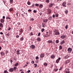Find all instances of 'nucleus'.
<instances>
[{"label": "nucleus", "mask_w": 73, "mask_h": 73, "mask_svg": "<svg viewBox=\"0 0 73 73\" xmlns=\"http://www.w3.org/2000/svg\"><path fill=\"white\" fill-rule=\"evenodd\" d=\"M54 32L55 33L54 34L55 35H60V33H59V32H58V31L56 29H54Z\"/></svg>", "instance_id": "f257e3e1"}, {"label": "nucleus", "mask_w": 73, "mask_h": 73, "mask_svg": "<svg viewBox=\"0 0 73 73\" xmlns=\"http://www.w3.org/2000/svg\"><path fill=\"white\" fill-rule=\"evenodd\" d=\"M47 13L48 15H50L51 13V10L49 9H47Z\"/></svg>", "instance_id": "f03ea898"}, {"label": "nucleus", "mask_w": 73, "mask_h": 73, "mask_svg": "<svg viewBox=\"0 0 73 73\" xmlns=\"http://www.w3.org/2000/svg\"><path fill=\"white\" fill-rule=\"evenodd\" d=\"M65 72H66V73H70L69 69L68 68L66 69L65 70Z\"/></svg>", "instance_id": "7ed1b4c3"}, {"label": "nucleus", "mask_w": 73, "mask_h": 73, "mask_svg": "<svg viewBox=\"0 0 73 73\" xmlns=\"http://www.w3.org/2000/svg\"><path fill=\"white\" fill-rule=\"evenodd\" d=\"M61 60V58L59 57L58 58V59L56 60V62L57 64H58L60 62V60Z\"/></svg>", "instance_id": "20e7f679"}, {"label": "nucleus", "mask_w": 73, "mask_h": 73, "mask_svg": "<svg viewBox=\"0 0 73 73\" xmlns=\"http://www.w3.org/2000/svg\"><path fill=\"white\" fill-rule=\"evenodd\" d=\"M48 43H49V44H50V43H52L53 41L52 40H49L47 41Z\"/></svg>", "instance_id": "39448f33"}, {"label": "nucleus", "mask_w": 73, "mask_h": 73, "mask_svg": "<svg viewBox=\"0 0 73 73\" xmlns=\"http://www.w3.org/2000/svg\"><path fill=\"white\" fill-rule=\"evenodd\" d=\"M31 48L33 49H34L35 48V46L34 45H32L30 46Z\"/></svg>", "instance_id": "423d86ee"}, {"label": "nucleus", "mask_w": 73, "mask_h": 73, "mask_svg": "<svg viewBox=\"0 0 73 73\" xmlns=\"http://www.w3.org/2000/svg\"><path fill=\"white\" fill-rule=\"evenodd\" d=\"M13 68H11L9 69V71L11 72H13Z\"/></svg>", "instance_id": "0eeeda50"}, {"label": "nucleus", "mask_w": 73, "mask_h": 73, "mask_svg": "<svg viewBox=\"0 0 73 73\" xmlns=\"http://www.w3.org/2000/svg\"><path fill=\"white\" fill-rule=\"evenodd\" d=\"M68 52H72V49L70 48H69L68 49Z\"/></svg>", "instance_id": "6e6552de"}, {"label": "nucleus", "mask_w": 73, "mask_h": 73, "mask_svg": "<svg viewBox=\"0 0 73 73\" xmlns=\"http://www.w3.org/2000/svg\"><path fill=\"white\" fill-rule=\"evenodd\" d=\"M44 55L43 54H41L40 55V57L41 58H43V57H44Z\"/></svg>", "instance_id": "1a4fd4ad"}, {"label": "nucleus", "mask_w": 73, "mask_h": 73, "mask_svg": "<svg viewBox=\"0 0 73 73\" xmlns=\"http://www.w3.org/2000/svg\"><path fill=\"white\" fill-rule=\"evenodd\" d=\"M66 2H64L62 3V5H63V6H64V7H66Z\"/></svg>", "instance_id": "9d476101"}, {"label": "nucleus", "mask_w": 73, "mask_h": 73, "mask_svg": "<svg viewBox=\"0 0 73 73\" xmlns=\"http://www.w3.org/2000/svg\"><path fill=\"white\" fill-rule=\"evenodd\" d=\"M43 22L44 23H47L48 22V19H44L43 21Z\"/></svg>", "instance_id": "9b49d317"}, {"label": "nucleus", "mask_w": 73, "mask_h": 73, "mask_svg": "<svg viewBox=\"0 0 73 73\" xmlns=\"http://www.w3.org/2000/svg\"><path fill=\"white\" fill-rule=\"evenodd\" d=\"M70 60H67L66 61V64H68V63H69L70 62Z\"/></svg>", "instance_id": "f8f14e48"}, {"label": "nucleus", "mask_w": 73, "mask_h": 73, "mask_svg": "<svg viewBox=\"0 0 73 73\" xmlns=\"http://www.w3.org/2000/svg\"><path fill=\"white\" fill-rule=\"evenodd\" d=\"M4 19H1L0 20V21L1 23H4Z\"/></svg>", "instance_id": "ddd939ff"}, {"label": "nucleus", "mask_w": 73, "mask_h": 73, "mask_svg": "<svg viewBox=\"0 0 73 73\" xmlns=\"http://www.w3.org/2000/svg\"><path fill=\"white\" fill-rule=\"evenodd\" d=\"M42 27H43L44 28H45V25H45V24L42 23Z\"/></svg>", "instance_id": "4468645a"}, {"label": "nucleus", "mask_w": 73, "mask_h": 73, "mask_svg": "<svg viewBox=\"0 0 73 73\" xmlns=\"http://www.w3.org/2000/svg\"><path fill=\"white\" fill-rule=\"evenodd\" d=\"M20 40V41H23L24 40V36H22V37L21 38Z\"/></svg>", "instance_id": "2eb2a0df"}, {"label": "nucleus", "mask_w": 73, "mask_h": 73, "mask_svg": "<svg viewBox=\"0 0 73 73\" xmlns=\"http://www.w3.org/2000/svg\"><path fill=\"white\" fill-rule=\"evenodd\" d=\"M6 19L7 20H8V19H9V20H10V21H11V18H9V17H6Z\"/></svg>", "instance_id": "dca6fc26"}, {"label": "nucleus", "mask_w": 73, "mask_h": 73, "mask_svg": "<svg viewBox=\"0 0 73 73\" xmlns=\"http://www.w3.org/2000/svg\"><path fill=\"white\" fill-rule=\"evenodd\" d=\"M65 42L64 41V40H62L61 42L60 43V44H61V45H62V44H63L64 43H65Z\"/></svg>", "instance_id": "f3484780"}, {"label": "nucleus", "mask_w": 73, "mask_h": 73, "mask_svg": "<svg viewBox=\"0 0 73 73\" xmlns=\"http://www.w3.org/2000/svg\"><path fill=\"white\" fill-rule=\"evenodd\" d=\"M65 35H62L61 36V38H65Z\"/></svg>", "instance_id": "a211bd4d"}, {"label": "nucleus", "mask_w": 73, "mask_h": 73, "mask_svg": "<svg viewBox=\"0 0 73 73\" xmlns=\"http://www.w3.org/2000/svg\"><path fill=\"white\" fill-rule=\"evenodd\" d=\"M51 58H55V56L53 55H52L51 56Z\"/></svg>", "instance_id": "6ab92c4d"}, {"label": "nucleus", "mask_w": 73, "mask_h": 73, "mask_svg": "<svg viewBox=\"0 0 73 73\" xmlns=\"http://www.w3.org/2000/svg\"><path fill=\"white\" fill-rule=\"evenodd\" d=\"M37 40L38 41H40L41 40V38L40 37H38L37 39Z\"/></svg>", "instance_id": "aec40b11"}, {"label": "nucleus", "mask_w": 73, "mask_h": 73, "mask_svg": "<svg viewBox=\"0 0 73 73\" xmlns=\"http://www.w3.org/2000/svg\"><path fill=\"white\" fill-rule=\"evenodd\" d=\"M0 27L2 28L3 27V24L1 23H0Z\"/></svg>", "instance_id": "412c9836"}, {"label": "nucleus", "mask_w": 73, "mask_h": 73, "mask_svg": "<svg viewBox=\"0 0 73 73\" xmlns=\"http://www.w3.org/2000/svg\"><path fill=\"white\" fill-rule=\"evenodd\" d=\"M43 7V5H42L40 4L39 5V8H42Z\"/></svg>", "instance_id": "4be33fe9"}, {"label": "nucleus", "mask_w": 73, "mask_h": 73, "mask_svg": "<svg viewBox=\"0 0 73 73\" xmlns=\"http://www.w3.org/2000/svg\"><path fill=\"white\" fill-rule=\"evenodd\" d=\"M13 69L14 71H16V69H17V67H14Z\"/></svg>", "instance_id": "5701e85b"}, {"label": "nucleus", "mask_w": 73, "mask_h": 73, "mask_svg": "<svg viewBox=\"0 0 73 73\" xmlns=\"http://www.w3.org/2000/svg\"><path fill=\"white\" fill-rule=\"evenodd\" d=\"M53 4L52 3L51 4L49 5V7H51L53 6Z\"/></svg>", "instance_id": "b1692460"}, {"label": "nucleus", "mask_w": 73, "mask_h": 73, "mask_svg": "<svg viewBox=\"0 0 73 73\" xmlns=\"http://www.w3.org/2000/svg\"><path fill=\"white\" fill-rule=\"evenodd\" d=\"M20 52V50H18L17 51V54H20V52Z\"/></svg>", "instance_id": "393cba45"}, {"label": "nucleus", "mask_w": 73, "mask_h": 73, "mask_svg": "<svg viewBox=\"0 0 73 73\" xmlns=\"http://www.w3.org/2000/svg\"><path fill=\"white\" fill-rule=\"evenodd\" d=\"M65 13L66 15H67L68 14V11L67 10H66L65 11Z\"/></svg>", "instance_id": "a878e982"}, {"label": "nucleus", "mask_w": 73, "mask_h": 73, "mask_svg": "<svg viewBox=\"0 0 73 73\" xmlns=\"http://www.w3.org/2000/svg\"><path fill=\"white\" fill-rule=\"evenodd\" d=\"M0 54H1V55H2V56L4 55V52H1Z\"/></svg>", "instance_id": "bb28decb"}, {"label": "nucleus", "mask_w": 73, "mask_h": 73, "mask_svg": "<svg viewBox=\"0 0 73 73\" xmlns=\"http://www.w3.org/2000/svg\"><path fill=\"white\" fill-rule=\"evenodd\" d=\"M19 32H21V33H23V29H20L19 30Z\"/></svg>", "instance_id": "cd10ccee"}, {"label": "nucleus", "mask_w": 73, "mask_h": 73, "mask_svg": "<svg viewBox=\"0 0 73 73\" xmlns=\"http://www.w3.org/2000/svg\"><path fill=\"white\" fill-rule=\"evenodd\" d=\"M18 65H19V63H17L16 64H15V66H17Z\"/></svg>", "instance_id": "c85d7f7f"}, {"label": "nucleus", "mask_w": 73, "mask_h": 73, "mask_svg": "<svg viewBox=\"0 0 73 73\" xmlns=\"http://www.w3.org/2000/svg\"><path fill=\"white\" fill-rule=\"evenodd\" d=\"M48 36H49V35H48L46 34L44 35V37H48Z\"/></svg>", "instance_id": "c756f323"}, {"label": "nucleus", "mask_w": 73, "mask_h": 73, "mask_svg": "<svg viewBox=\"0 0 73 73\" xmlns=\"http://www.w3.org/2000/svg\"><path fill=\"white\" fill-rule=\"evenodd\" d=\"M27 4L28 5H30L31 4V2L29 1H28L27 3Z\"/></svg>", "instance_id": "7c9ffc66"}, {"label": "nucleus", "mask_w": 73, "mask_h": 73, "mask_svg": "<svg viewBox=\"0 0 73 73\" xmlns=\"http://www.w3.org/2000/svg\"><path fill=\"white\" fill-rule=\"evenodd\" d=\"M56 16L57 17H58V13H56Z\"/></svg>", "instance_id": "2f4dec72"}, {"label": "nucleus", "mask_w": 73, "mask_h": 73, "mask_svg": "<svg viewBox=\"0 0 73 73\" xmlns=\"http://www.w3.org/2000/svg\"><path fill=\"white\" fill-rule=\"evenodd\" d=\"M13 0H10V3H13Z\"/></svg>", "instance_id": "473e14b6"}, {"label": "nucleus", "mask_w": 73, "mask_h": 73, "mask_svg": "<svg viewBox=\"0 0 73 73\" xmlns=\"http://www.w3.org/2000/svg\"><path fill=\"white\" fill-rule=\"evenodd\" d=\"M54 70L55 72H57V71L58 70V69H54Z\"/></svg>", "instance_id": "72a5a7b5"}, {"label": "nucleus", "mask_w": 73, "mask_h": 73, "mask_svg": "<svg viewBox=\"0 0 73 73\" xmlns=\"http://www.w3.org/2000/svg\"><path fill=\"white\" fill-rule=\"evenodd\" d=\"M52 17L51 16L50 17L48 18V20H51V19H52Z\"/></svg>", "instance_id": "f704fd0d"}, {"label": "nucleus", "mask_w": 73, "mask_h": 73, "mask_svg": "<svg viewBox=\"0 0 73 73\" xmlns=\"http://www.w3.org/2000/svg\"><path fill=\"white\" fill-rule=\"evenodd\" d=\"M59 48L60 49H62V46H59Z\"/></svg>", "instance_id": "c9c22d12"}, {"label": "nucleus", "mask_w": 73, "mask_h": 73, "mask_svg": "<svg viewBox=\"0 0 73 73\" xmlns=\"http://www.w3.org/2000/svg\"><path fill=\"white\" fill-rule=\"evenodd\" d=\"M45 30V29H41V32H44V30Z\"/></svg>", "instance_id": "e433bc0d"}, {"label": "nucleus", "mask_w": 73, "mask_h": 73, "mask_svg": "<svg viewBox=\"0 0 73 73\" xmlns=\"http://www.w3.org/2000/svg\"><path fill=\"white\" fill-rule=\"evenodd\" d=\"M46 3H49V0H46Z\"/></svg>", "instance_id": "4c0bfd02"}, {"label": "nucleus", "mask_w": 73, "mask_h": 73, "mask_svg": "<svg viewBox=\"0 0 73 73\" xmlns=\"http://www.w3.org/2000/svg\"><path fill=\"white\" fill-rule=\"evenodd\" d=\"M4 73H8V71L6 70H5L4 72Z\"/></svg>", "instance_id": "58836bf2"}, {"label": "nucleus", "mask_w": 73, "mask_h": 73, "mask_svg": "<svg viewBox=\"0 0 73 73\" xmlns=\"http://www.w3.org/2000/svg\"><path fill=\"white\" fill-rule=\"evenodd\" d=\"M13 11V9L12 8H11L9 9L10 11Z\"/></svg>", "instance_id": "ea45409f"}, {"label": "nucleus", "mask_w": 73, "mask_h": 73, "mask_svg": "<svg viewBox=\"0 0 73 73\" xmlns=\"http://www.w3.org/2000/svg\"><path fill=\"white\" fill-rule=\"evenodd\" d=\"M35 6H36L37 7H38L39 6V5L37 4H35Z\"/></svg>", "instance_id": "a19ab883"}, {"label": "nucleus", "mask_w": 73, "mask_h": 73, "mask_svg": "<svg viewBox=\"0 0 73 73\" xmlns=\"http://www.w3.org/2000/svg\"><path fill=\"white\" fill-rule=\"evenodd\" d=\"M7 30H8V31H11V27L9 28Z\"/></svg>", "instance_id": "79ce46f5"}, {"label": "nucleus", "mask_w": 73, "mask_h": 73, "mask_svg": "<svg viewBox=\"0 0 73 73\" xmlns=\"http://www.w3.org/2000/svg\"><path fill=\"white\" fill-rule=\"evenodd\" d=\"M33 33H30V36H33Z\"/></svg>", "instance_id": "37998d69"}, {"label": "nucleus", "mask_w": 73, "mask_h": 73, "mask_svg": "<svg viewBox=\"0 0 73 73\" xmlns=\"http://www.w3.org/2000/svg\"><path fill=\"white\" fill-rule=\"evenodd\" d=\"M34 65H35V67H36V68L37 67V64H34Z\"/></svg>", "instance_id": "c03bdc74"}, {"label": "nucleus", "mask_w": 73, "mask_h": 73, "mask_svg": "<svg viewBox=\"0 0 73 73\" xmlns=\"http://www.w3.org/2000/svg\"><path fill=\"white\" fill-rule=\"evenodd\" d=\"M58 42H59V41H58V40H56V43H58Z\"/></svg>", "instance_id": "a18cd8bd"}, {"label": "nucleus", "mask_w": 73, "mask_h": 73, "mask_svg": "<svg viewBox=\"0 0 73 73\" xmlns=\"http://www.w3.org/2000/svg\"><path fill=\"white\" fill-rule=\"evenodd\" d=\"M33 12L34 13H36V12H37V11L36 10H34L33 11Z\"/></svg>", "instance_id": "49530a36"}, {"label": "nucleus", "mask_w": 73, "mask_h": 73, "mask_svg": "<svg viewBox=\"0 0 73 73\" xmlns=\"http://www.w3.org/2000/svg\"><path fill=\"white\" fill-rule=\"evenodd\" d=\"M19 37H20V36H19V35H17L16 36V38H19Z\"/></svg>", "instance_id": "de8ad7c7"}, {"label": "nucleus", "mask_w": 73, "mask_h": 73, "mask_svg": "<svg viewBox=\"0 0 73 73\" xmlns=\"http://www.w3.org/2000/svg\"><path fill=\"white\" fill-rule=\"evenodd\" d=\"M5 52H6V54H7V53H8V50H6L5 51Z\"/></svg>", "instance_id": "09e8293b"}, {"label": "nucleus", "mask_w": 73, "mask_h": 73, "mask_svg": "<svg viewBox=\"0 0 73 73\" xmlns=\"http://www.w3.org/2000/svg\"><path fill=\"white\" fill-rule=\"evenodd\" d=\"M62 70V67H61L59 69V70Z\"/></svg>", "instance_id": "8fccbe9b"}, {"label": "nucleus", "mask_w": 73, "mask_h": 73, "mask_svg": "<svg viewBox=\"0 0 73 73\" xmlns=\"http://www.w3.org/2000/svg\"><path fill=\"white\" fill-rule=\"evenodd\" d=\"M47 64L46 63H44V65L45 66H47Z\"/></svg>", "instance_id": "3c124183"}, {"label": "nucleus", "mask_w": 73, "mask_h": 73, "mask_svg": "<svg viewBox=\"0 0 73 73\" xmlns=\"http://www.w3.org/2000/svg\"><path fill=\"white\" fill-rule=\"evenodd\" d=\"M68 26L66 25L65 27V28L66 29H68Z\"/></svg>", "instance_id": "603ef678"}, {"label": "nucleus", "mask_w": 73, "mask_h": 73, "mask_svg": "<svg viewBox=\"0 0 73 73\" xmlns=\"http://www.w3.org/2000/svg\"><path fill=\"white\" fill-rule=\"evenodd\" d=\"M27 66V65L25 64V66H24L23 68H25V67H26V66Z\"/></svg>", "instance_id": "864d4df0"}, {"label": "nucleus", "mask_w": 73, "mask_h": 73, "mask_svg": "<svg viewBox=\"0 0 73 73\" xmlns=\"http://www.w3.org/2000/svg\"><path fill=\"white\" fill-rule=\"evenodd\" d=\"M29 28L30 29L29 31H31V28H32V27H31L30 26L29 27Z\"/></svg>", "instance_id": "5fc2aeb1"}, {"label": "nucleus", "mask_w": 73, "mask_h": 73, "mask_svg": "<svg viewBox=\"0 0 73 73\" xmlns=\"http://www.w3.org/2000/svg\"><path fill=\"white\" fill-rule=\"evenodd\" d=\"M6 36H9V33H8V34H6Z\"/></svg>", "instance_id": "6e6d98bb"}, {"label": "nucleus", "mask_w": 73, "mask_h": 73, "mask_svg": "<svg viewBox=\"0 0 73 73\" xmlns=\"http://www.w3.org/2000/svg\"><path fill=\"white\" fill-rule=\"evenodd\" d=\"M31 21H33V20H34V19L33 18H31Z\"/></svg>", "instance_id": "4d7b16f0"}, {"label": "nucleus", "mask_w": 73, "mask_h": 73, "mask_svg": "<svg viewBox=\"0 0 73 73\" xmlns=\"http://www.w3.org/2000/svg\"><path fill=\"white\" fill-rule=\"evenodd\" d=\"M36 60H38V57L37 56L36 57Z\"/></svg>", "instance_id": "13d9d810"}, {"label": "nucleus", "mask_w": 73, "mask_h": 73, "mask_svg": "<svg viewBox=\"0 0 73 73\" xmlns=\"http://www.w3.org/2000/svg\"><path fill=\"white\" fill-rule=\"evenodd\" d=\"M40 33H39L38 34V36H40Z\"/></svg>", "instance_id": "bf43d9fd"}, {"label": "nucleus", "mask_w": 73, "mask_h": 73, "mask_svg": "<svg viewBox=\"0 0 73 73\" xmlns=\"http://www.w3.org/2000/svg\"><path fill=\"white\" fill-rule=\"evenodd\" d=\"M31 72V70H28L27 72L28 73H29V72Z\"/></svg>", "instance_id": "052dcab7"}, {"label": "nucleus", "mask_w": 73, "mask_h": 73, "mask_svg": "<svg viewBox=\"0 0 73 73\" xmlns=\"http://www.w3.org/2000/svg\"><path fill=\"white\" fill-rule=\"evenodd\" d=\"M68 57H68V56H67L65 57L66 58H68Z\"/></svg>", "instance_id": "680f3d73"}, {"label": "nucleus", "mask_w": 73, "mask_h": 73, "mask_svg": "<svg viewBox=\"0 0 73 73\" xmlns=\"http://www.w3.org/2000/svg\"><path fill=\"white\" fill-rule=\"evenodd\" d=\"M10 62L11 63H12V62H13V61H12L11 60H10Z\"/></svg>", "instance_id": "e2e57ef3"}, {"label": "nucleus", "mask_w": 73, "mask_h": 73, "mask_svg": "<svg viewBox=\"0 0 73 73\" xmlns=\"http://www.w3.org/2000/svg\"><path fill=\"white\" fill-rule=\"evenodd\" d=\"M34 61H33L31 62V63L32 64H34Z\"/></svg>", "instance_id": "0e129e2a"}, {"label": "nucleus", "mask_w": 73, "mask_h": 73, "mask_svg": "<svg viewBox=\"0 0 73 73\" xmlns=\"http://www.w3.org/2000/svg\"><path fill=\"white\" fill-rule=\"evenodd\" d=\"M56 9H59V8H58V6L56 7Z\"/></svg>", "instance_id": "69168bd1"}, {"label": "nucleus", "mask_w": 73, "mask_h": 73, "mask_svg": "<svg viewBox=\"0 0 73 73\" xmlns=\"http://www.w3.org/2000/svg\"><path fill=\"white\" fill-rule=\"evenodd\" d=\"M5 16H3V19H5Z\"/></svg>", "instance_id": "338daca9"}, {"label": "nucleus", "mask_w": 73, "mask_h": 73, "mask_svg": "<svg viewBox=\"0 0 73 73\" xmlns=\"http://www.w3.org/2000/svg\"><path fill=\"white\" fill-rule=\"evenodd\" d=\"M39 72L40 73H41V70H39Z\"/></svg>", "instance_id": "774afa93"}]
</instances>
